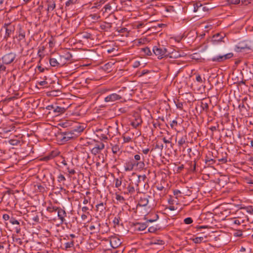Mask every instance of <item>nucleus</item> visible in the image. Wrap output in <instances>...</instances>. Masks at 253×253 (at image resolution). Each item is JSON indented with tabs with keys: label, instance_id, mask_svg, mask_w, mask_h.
Listing matches in <instances>:
<instances>
[{
	"label": "nucleus",
	"instance_id": "obj_1",
	"mask_svg": "<svg viewBox=\"0 0 253 253\" xmlns=\"http://www.w3.org/2000/svg\"><path fill=\"white\" fill-rule=\"evenodd\" d=\"M147 177L145 175H139L135 183L131 182L126 187V184H125V185L123 186V188H120L119 190L121 191L122 190L123 192L125 195L131 196L135 193V186L136 187V191H137L138 193L140 192V185L145 187V184L144 183Z\"/></svg>",
	"mask_w": 253,
	"mask_h": 253
},
{
	"label": "nucleus",
	"instance_id": "obj_2",
	"mask_svg": "<svg viewBox=\"0 0 253 253\" xmlns=\"http://www.w3.org/2000/svg\"><path fill=\"white\" fill-rule=\"evenodd\" d=\"M136 167L139 169H142L145 167L143 160L142 161L135 162L133 159L130 160L126 163V171L132 170Z\"/></svg>",
	"mask_w": 253,
	"mask_h": 253
},
{
	"label": "nucleus",
	"instance_id": "obj_3",
	"mask_svg": "<svg viewBox=\"0 0 253 253\" xmlns=\"http://www.w3.org/2000/svg\"><path fill=\"white\" fill-rule=\"evenodd\" d=\"M153 52L159 59H162L165 56H167L170 53L168 51L166 47L160 45L154 46L153 48Z\"/></svg>",
	"mask_w": 253,
	"mask_h": 253
},
{
	"label": "nucleus",
	"instance_id": "obj_4",
	"mask_svg": "<svg viewBox=\"0 0 253 253\" xmlns=\"http://www.w3.org/2000/svg\"><path fill=\"white\" fill-rule=\"evenodd\" d=\"M106 242L108 244L106 246L105 250H110V248L116 249L119 247L122 244L121 240L117 237L113 236L110 238L109 240H106Z\"/></svg>",
	"mask_w": 253,
	"mask_h": 253
},
{
	"label": "nucleus",
	"instance_id": "obj_5",
	"mask_svg": "<svg viewBox=\"0 0 253 253\" xmlns=\"http://www.w3.org/2000/svg\"><path fill=\"white\" fill-rule=\"evenodd\" d=\"M16 56V54L15 52H11L3 55L0 59L6 65L12 63Z\"/></svg>",
	"mask_w": 253,
	"mask_h": 253
},
{
	"label": "nucleus",
	"instance_id": "obj_6",
	"mask_svg": "<svg viewBox=\"0 0 253 253\" xmlns=\"http://www.w3.org/2000/svg\"><path fill=\"white\" fill-rule=\"evenodd\" d=\"M72 58V55L70 52L67 51H66L63 54L60 55L58 56V60H59L60 66H63L67 62L70 61Z\"/></svg>",
	"mask_w": 253,
	"mask_h": 253
},
{
	"label": "nucleus",
	"instance_id": "obj_7",
	"mask_svg": "<svg viewBox=\"0 0 253 253\" xmlns=\"http://www.w3.org/2000/svg\"><path fill=\"white\" fill-rule=\"evenodd\" d=\"M121 92V91L120 90L118 92V93H113L107 95L104 99L105 102L108 103H113L115 101L120 100L122 98V95L120 94V93Z\"/></svg>",
	"mask_w": 253,
	"mask_h": 253
},
{
	"label": "nucleus",
	"instance_id": "obj_8",
	"mask_svg": "<svg viewBox=\"0 0 253 253\" xmlns=\"http://www.w3.org/2000/svg\"><path fill=\"white\" fill-rule=\"evenodd\" d=\"M233 56V53L232 52L227 53L223 55H218L211 58V60L213 62H221L227 59H230Z\"/></svg>",
	"mask_w": 253,
	"mask_h": 253
},
{
	"label": "nucleus",
	"instance_id": "obj_9",
	"mask_svg": "<svg viewBox=\"0 0 253 253\" xmlns=\"http://www.w3.org/2000/svg\"><path fill=\"white\" fill-rule=\"evenodd\" d=\"M3 27L5 29L4 39L7 40L15 30V27L10 24H4Z\"/></svg>",
	"mask_w": 253,
	"mask_h": 253
},
{
	"label": "nucleus",
	"instance_id": "obj_10",
	"mask_svg": "<svg viewBox=\"0 0 253 253\" xmlns=\"http://www.w3.org/2000/svg\"><path fill=\"white\" fill-rule=\"evenodd\" d=\"M225 37L224 33H216L212 37V42L213 43L215 44L220 42H224L223 40Z\"/></svg>",
	"mask_w": 253,
	"mask_h": 253
},
{
	"label": "nucleus",
	"instance_id": "obj_11",
	"mask_svg": "<svg viewBox=\"0 0 253 253\" xmlns=\"http://www.w3.org/2000/svg\"><path fill=\"white\" fill-rule=\"evenodd\" d=\"M104 144L102 142H99L95 144V146L91 149V152L94 155H96L98 154L104 148Z\"/></svg>",
	"mask_w": 253,
	"mask_h": 253
},
{
	"label": "nucleus",
	"instance_id": "obj_12",
	"mask_svg": "<svg viewBox=\"0 0 253 253\" xmlns=\"http://www.w3.org/2000/svg\"><path fill=\"white\" fill-rule=\"evenodd\" d=\"M57 215L59 219L61 221V223L62 224L65 221V217L66 216L67 213L65 211L61 208H59L57 211Z\"/></svg>",
	"mask_w": 253,
	"mask_h": 253
},
{
	"label": "nucleus",
	"instance_id": "obj_13",
	"mask_svg": "<svg viewBox=\"0 0 253 253\" xmlns=\"http://www.w3.org/2000/svg\"><path fill=\"white\" fill-rule=\"evenodd\" d=\"M150 197L149 196H143V197H141L140 200L138 202V204L137 206L140 207H145L146 206L149 202L148 198Z\"/></svg>",
	"mask_w": 253,
	"mask_h": 253
},
{
	"label": "nucleus",
	"instance_id": "obj_14",
	"mask_svg": "<svg viewBox=\"0 0 253 253\" xmlns=\"http://www.w3.org/2000/svg\"><path fill=\"white\" fill-rule=\"evenodd\" d=\"M47 12L52 11L56 7V2L54 0H48L46 1Z\"/></svg>",
	"mask_w": 253,
	"mask_h": 253
},
{
	"label": "nucleus",
	"instance_id": "obj_15",
	"mask_svg": "<svg viewBox=\"0 0 253 253\" xmlns=\"http://www.w3.org/2000/svg\"><path fill=\"white\" fill-rule=\"evenodd\" d=\"M51 107L53 109L54 112L57 113L56 115H59L60 114L63 113L65 111V109L64 107L58 106H54L52 105L51 106Z\"/></svg>",
	"mask_w": 253,
	"mask_h": 253
},
{
	"label": "nucleus",
	"instance_id": "obj_16",
	"mask_svg": "<svg viewBox=\"0 0 253 253\" xmlns=\"http://www.w3.org/2000/svg\"><path fill=\"white\" fill-rule=\"evenodd\" d=\"M142 122L141 119L138 118L132 121L130 123V125L136 128L141 124Z\"/></svg>",
	"mask_w": 253,
	"mask_h": 253
},
{
	"label": "nucleus",
	"instance_id": "obj_17",
	"mask_svg": "<svg viewBox=\"0 0 253 253\" xmlns=\"http://www.w3.org/2000/svg\"><path fill=\"white\" fill-rule=\"evenodd\" d=\"M49 63L52 67L60 66L59 60L54 58H51L49 59Z\"/></svg>",
	"mask_w": 253,
	"mask_h": 253
},
{
	"label": "nucleus",
	"instance_id": "obj_18",
	"mask_svg": "<svg viewBox=\"0 0 253 253\" xmlns=\"http://www.w3.org/2000/svg\"><path fill=\"white\" fill-rule=\"evenodd\" d=\"M207 237V236H205V237H203V236L198 237H196V238H194L193 239V241L195 244H200L202 242H205L206 241L205 239Z\"/></svg>",
	"mask_w": 253,
	"mask_h": 253
},
{
	"label": "nucleus",
	"instance_id": "obj_19",
	"mask_svg": "<svg viewBox=\"0 0 253 253\" xmlns=\"http://www.w3.org/2000/svg\"><path fill=\"white\" fill-rule=\"evenodd\" d=\"M112 27V24L111 23L104 22L103 24H101L100 28L101 30L107 31L108 29Z\"/></svg>",
	"mask_w": 253,
	"mask_h": 253
},
{
	"label": "nucleus",
	"instance_id": "obj_20",
	"mask_svg": "<svg viewBox=\"0 0 253 253\" xmlns=\"http://www.w3.org/2000/svg\"><path fill=\"white\" fill-rule=\"evenodd\" d=\"M18 38L19 41L23 40L25 38V32L21 27L19 28L18 31Z\"/></svg>",
	"mask_w": 253,
	"mask_h": 253
},
{
	"label": "nucleus",
	"instance_id": "obj_21",
	"mask_svg": "<svg viewBox=\"0 0 253 253\" xmlns=\"http://www.w3.org/2000/svg\"><path fill=\"white\" fill-rule=\"evenodd\" d=\"M6 65L0 59V74L7 72Z\"/></svg>",
	"mask_w": 253,
	"mask_h": 253
},
{
	"label": "nucleus",
	"instance_id": "obj_22",
	"mask_svg": "<svg viewBox=\"0 0 253 253\" xmlns=\"http://www.w3.org/2000/svg\"><path fill=\"white\" fill-rule=\"evenodd\" d=\"M59 208V207L53 206L52 205H50V206H49L47 207L46 210L49 212L52 213L54 211H57Z\"/></svg>",
	"mask_w": 253,
	"mask_h": 253
},
{
	"label": "nucleus",
	"instance_id": "obj_23",
	"mask_svg": "<svg viewBox=\"0 0 253 253\" xmlns=\"http://www.w3.org/2000/svg\"><path fill=\"white\" fill-rule=\"evenodd\" d=\"M187 139V138L186 135H183L180 137V139L178 141V145L180 146H182V145L185 143Z\"/></svg>",
	"mask_w": 253,
	"mask_h": 253
},
{
	"label": "nucleus",
	"instance_id": "obj_24",
	"mask_svg": "<svg viewBox=\"0 0 253 253\" xmlns=\"http://www.w3.org/2000/svg\"><path fill=\"white\" fill-rule=\"evenodd\" d=\"M73 137V134L71 133H67L65 134L64 136L62 138V140L63 141H67L69 140L70 139Z\"/></svg>",
	"mask_w": 253,
	"mask_h": 253
},
{
	"label": "nucleus",
	"instance_id": "obj_25",
	"mask_svg": "<svg viewBox=\"0 0 253 253\" xmlns=\"http://www.w3.org/2000/svg\"><path fill=\"white\" fill-rule=\"evenodd\" d=\"M113 65V64L111 63H107L104 65L103 69L106 71L109 72L111 71V69Z\"/></svg>",
	"mask_w": 253,
	"mask_h": 253
},
{
	"label": "nucleus",
	"instance_id": "obj_26",
	"mask_svg": "<svg viewBox=\"0 0 253 253\" xmlns=\"http://www.w3.org/2000/svg\"><path fill=\"white\" fill-rule=\"evenodd\" d=\"M241 209L246 211L247 212L249 213L250 214H253V208L252 206L243 207L241 208Z\"/></svg>",
	"mask_w": 253,
	"mask_h": 253
},
{
	"label": "nucleus",
	"instance_id": "obj_27",
	"mask_svg": "<svg viewBox=\"0 0 253 253\" xmlns=\"http://www.w3.org/2000/svg\"><path fill=\"white\" fill-rule=\"evenodd\" d=\"M74 246V241L73 240L71 242L66 243L65 244V249L67 250L68 249L73 247Z\"/></svg>",
	"mask_w": 253,
	"mask_h": 253
},
{
	"label": "nucleus",
	"instance_id": "obj_28",
	"mask_svg": "<svg viewBox=\"0 0 253 253\" xmlns=\"http://www.w3.org/2000/svg\"><path fill=\"white\" fill-rule=\"evenodd\" d=\"M201 107L203 111L207 112L209 109V105L207 102H201Z\"/></svg>",
	"mask_w": 253,
	"mask_h": 253
},
{
	"label": "nucleus",
	"instance_id": "obj_29",
	"mask_svg": "<svg viewBox=\"0 0 253 253\" xmlns=\"http://www.w3.org/2000/svg\"><path fill=\"white\" fill-rule=\"evenodd\" d=\"M120 150L119 146L118 145H115L112 147V151L113 154H117Z\"/></svg>",
	"mask_w": 253,
	"mask_h": 253
},
{
	"label": "nucleus",
	"instance_id": "obj_30",
	"mask_svg": "<svg viewBox=\"0 0 253 253\" xmlns=\"http://www.w3.org/2000/svg\"><path fill=\"white\" fill-rule=\"evenodd\" d=\"M137 229L139 231H144L147 226L145 223L137 224Z\"/></svg>",
	"mask_w": 253,
	"mask_h": 253
},
{
	"label": "nucleus",
	"instance_id": "obj_31",
	"mask_svg": "<svg viewBox=\"0 0 253 253\" xmlns=\"http://www.w3.org/2000/svg\"><path fill=\"white\" fill-rule=\"evenodd\" d=\"M84 129V127L83 126L78 125L76 126L74 129V130L78 132H82Z\"/></svg>",
	"mask_w": 253,
	"mask_h": 253
},
{
	"label": "nucleus",
	"instance_id": "obj_32",
	"mask_svg": "<svg viewBox=\"0 0 253 253\" xmlns=\"http://www.w3.org/2000/svg\"><path fill=\"white\" fill-rule=\"evenodd\" d=\"M96 207L97 208V210L99 211L100 212L103 211L105 209V208L104 207V205H103V203H100L97 204L96 206Z\"/></svg>",
	"mask_w": 253,
	"mask_h": 253
},
{
	"label": "nucleus",
	"instance_id": "obj_33",
	"mask_svg": "<svg viewBox=\"0 0 253 253\" xmlns=\"http://www.w3.org/2000/svg\"><path fill=\"white\" fill-rule=\"evenodd\" d=\"M141 50L143 51L147 55H152V52L149 47H146L143 48L141 49Z\"/></svg>",
	"mask_w": 253,
	"mask_h": 253
},
{
	"label": "nucleus",
	"instance_id": "obj_34",
	"mask_svg": "<svg viewBox=\"0 0 253 253\" xmlns=\"http://www.w3.org/2000/svg\"><path fill=\"white\" fill-rule=\"evenodd\" d=\"M202 4L201 3H197L196 4H194V12H197L198 11H201V8L202 7Z\"/></svg>",
	"mask_w": 253,
	"mask_h": 253
},
{
	"label": "nucleus",
	"instance_id": "obj_35",
	"mask_svg": "<svg viewBox=\"0 0 253 253\" xmlns=\"http://www.w3.org/2000/svg\"><path fill=\"white\" fill-rule=\"evenodd\" d=\"M164 244V242L163 240H153L151 242V245H163Z\"/></svg>",
	"mask_w": 253,
	"mask_h": 253
},
{
	"label": "nucleus",
	"instance_id": "obj_36",
	"mask_svg": "<svg viewBox=\"0 0 253 253\" xmlns=\"http://www.w3.org/2000/svg\"><path fill=\"white\" fill-rule=\"evenodd\" d=\"M103 8L105 9L104 12H107L108 11H109V12L111 11V9H112L111 4L110 3H107L104 6Z\"/></svg>",
	"mask_w": 253,
	"mask_h": 253
},
{
	"label": "nucleus",
	"instance_id": "obj_37",
	"mask_svg": "<svg viewBox=\"0 0 253 253\" xmlns=\"http://www.w3.org/2000/svg\"><path fill=\"white\" fill-rule=\"evenodd\" d=\"M122 184V181L121 179L118 178L115 179V187L117 188L121 187Z\"/></svg>",
	"mask_w": 253,
	"mask_h": 253
},
{
	"label": "nucleus",
	"instance_id": "obj_38",
	"mask_svg": "<svg viewBox=\"0 0 253 253\" xmlns=\"http://www.w3.org/2000/svg\"><path fill=\"white\" fill-rule=\"evenodd\" d=\"M120 217L119 216L115 217L113 220V222L115 225H119L120 223Z\"/></svg>",
	"mask_w": 253,
	"mask_h": 253
},
{
	"label": "nucleus",
	"instance_id": "obj_39",
	"mask_svg": "<svg viewBox=\"0 0 253 253\" xmlns=\"http://www.w3.org/2000/svg\"><path fill=\"white\" fill-rule=\"evenodd\" d=\"M153 215L154 218L153 219H147L146 222H152L156 221L158 219L159 216L158 214H154Z\"/></svg>",
	"mask_w": 253,
	"mask_h": 253
},
{
	"label": "nucleus",
	"instance_id": "obj_40",
	"mask_svg": "<svg viewBox=\"0 0 253 253\" xmlns=\"http://www.w3.org/2000/svg\"><path fill=\"white\" fill-rule=\"evenodd\" d=\"M9 222L12 224H16V225H19V221L16 220L15 218L14 217H11L10 218V220H9Z\"/></svg>",
	"mask_w": 253,
	"mask_h": 253
},
{
	"label": "nucleus",
	"instance_id": "obj_41",
	"mask_svg": "<svg viewBox=\"0 0 253 253\" xmlns=\"http://www.w3.org/2000/svg\"><path fill=\"white\" fill-rule=\"evenodd\" d=\"M229 4H237L240 2V0H227Z\"/></svg>",
	"mask_w": 253,
	"mask_h": 253
},
{
	"label": "nucleus",
	"instance_id": "obj_42",
	"mask_svg": "<svg viewBox=\"0 0 253 253\" xmlns=\"http://www.w3.org/2000/svg\"><path fill=\"white\" fill-rule=\"evenodd\" d=\"M10 144L12 145H17L20 143V141L15 139H10L9 140Z\"/></svg>",
	"mask_w": 253,
	"mask_h": 253
},
{
	"label": "nucleus",
	"instance_id": "obj_43",
	"mask_svg": "<svg viewBox=\"0 0 253 253\" xmlns=\"http://www.w3.org/2000/svg\"><path fill=\"white\" fill-rule=\"evenodd\" d=\"M92 35L90 33H85L83 34V38L86 39H91Z\"/></svg>",
	"mask_w": 253,
	"mask_h": 253
},
{
	"label": "nucleus",
	"instance_id": "obj_44",
	"mask_svg": "<svg viewBox=\"0 0 253 253\" xmlns=\"http://www.w3.org/2000/svg\"><path fill=\"white\" fill-rule=\"evenodd\" d=\"M75 3V0H68L65 3V6L69 7L70 5Z\"/></svg>",
	"mask_w": 253,
	"mask_h": 253
},
{
	"label": "nucleus",
	"instance_id": "obj_45",
	"mask_svg": "<svg viewBox=\"0 0 253 253\" xmlns=\"http://www.w3.org/2000/svg\"><path fill=\"white\" fill-rule=\"evenodd\" d=\"M184 222L186 224H189L192 223L193 220L191 217H187L184 220Z\"/></svg>",
	"mask_w": 253,
	"mask_h": 253
},
{
	"label": "nucleus",
	"instance_id": "obj_46",
	"mask_svg": "<svg viewBox=\"0 0 253 253\" xmlns=\"http://www.w3.org/2000/svg\"><path fill=\"white\" fill-rule=\"evenodd\" d=\"M58 181L60 182L61 181H65L66 180V178L65 176L63 174H60L58 175Z\"/></svg>",
	"mask_w": 253,
	"mask_h": 253
},
{
	"label": "nucleus",
	"instance_id": "obj_47",
	"mask_svg": "<svg viewBox=\"0 0 253 253\" xmlns=\"http://www.w3.org/2000/svg\"><path fill=\"white\" fill-rule=\"evenodd\" d=\"M181 194V191L179 190L176 189L173 191V194L176 196V198H178V195Z\"/></svg>",
	"mask_w": 253,
	"mask_h": 253
},
{
	"label": "nucleus",
	"instance_id": "obj_48",
	"mask_svg": "<svg viewBox=\"0 0 253 253\" xmlns=\"http://www.w3.org/2000/svg\"><path fill=\"white\" fill-rule=\"evenodd\" d=\"M157 230V228L154 226H151L148 228V231L151 233H154Z\"/></svg>",
	"mask_w": 253,
	"mask_h": 253
},
{
	"label": "nucleus",
	"instance_id": "obj_49",
	"mask_svg": "<svg viewBox=\"0 0 253 253\" xmlns=\"http://www.w3.org/2000/svg\"><path fill=\"white\" fill-rule=\"evenodd\" d=\"M116 199L117 200L119 201H124L125 200L123 196H120L119 195H116Z\"/></svg>",
	"mask_w": 253,
	"mask_h": 253
},
{
	"label": "nucleus",
	"instance_id": "obj_50",
	"mask_svg": "<svg viewBox=\"0 0 253 253\" xmlns=\"http://www.w3.org/2000/svg\"><path fill=\"white\" fill-rule=\"evenodd\" d=\"M177 125V122L176 120L172 121L170 124V126L171 128H173L174 126H176Z\"/></svg>",
	"mask_w": 253,
	"mask_h": 253
},
{
	"label": "nucleus",
	"instance_id": "obj_51",
	"mask_svg": "<svg viewBox=\"0 0 253 253\" xmlns=\"http://www.w3.org/2000/svg\"><path fill=\"white\" fill-rule=\"evenodd\" d=\"M196 81L199 82V83H202L203 82V80L201 77V76L200 75H197L196 76Z\"/></svg>",
	"mask_w": 253,
	"mask_h": 253
},
{
	"label": "nucleus",
	"instance_id": "obj_52",
	"mask_svg": "<svg viewBox=\"0 0 253 253\" xmlns=\"http://www.w3.org/2000/svg\"><path fill=\"white\" fill-rule=\"evenodd\" d=\"M134 159H133V160H134L135 162L140 161V160L141 157L139 155L137 154V155H134Z\"/></svg>",
	"mask_w": 253,
	"mask_h": 253
},
{
	"label": "nucleus",
	"instance_id": "obj_53",
	"mask_svg": "<svg viewBox=\"0 0 253 253\" xmlns=\"http://www.w3.org/2000/svg\"><path fill=\"white\" fill-rule=\"evenodd\" d=\"M245 48V47H240L236 46L235 47V51L236 52H241L242 49H244Z\"/></svg>",
	"mask_w": 253,
	"mask_h": 253
},
{
	"label": "nucleus",
	"instance_id": "obj_54",
	"mask_svg": "<svg viewBox=\"0 0 253 253\" xmlns=\"http://www.w3.org/2000/svg\"><path fill=\"white\" fill-rule=\"evenodd\" d=\"M83 212L89 214V212L87 211L88 208L87 207H83L82 209Z\"/></svg>",
	"mask_w": 253,
	"mask_h": 253
},
{
	"label": "nucleus",
	"instance_id": "obj_55",
	"mask_svg": "<svg viewBox=\"0 0 253 253\" xmlns=\"http://www.w3.org/2000/svg\"><path fill=\"white\" fill-rule=\"evenodd\" d=\"M3 219L4 220H10V217H9V215L7 214H4L3 215Z\"/></svg>",
	"mask_w": 253,
	"mask_h": 253
},
{
	"label": "nucleus",
	"instance_id": "obj_56",
	"mask_svg": "<svg viewBox=\"0 0 253 253\" xmlns=\"http://www.w3.org/2000/svg\"><path fill=\"white\" fill-rule=\"evenodd\" d=\"M153 125L154 127H155V128H157V127L160 126V124L158 122H153Z\"/></svg>",
	"mask_w": 253,
	"mask_h": 253
},
{
	"label": "nucleus",
	"instance_id": "obj_57",
	"mask_svg": "<svg viewBox=\"0 0 253 253\" xmlns=\"http://www.w3.org/2000/svg\"><path fill=\"white\" fill-rule=\"evenodd\" d=\"M233 222L235 224H237V225H240L242 222H243V221H241L240 220H239L238 219H236L234 220Z\"/></svg>",
	"mask_w": 253,
	"mask_h": 253
},
{
	"label": "nucleus",
	"instance_id": "obj_58",
	"mask_svg": "<svg viewBox=\"0 0 253 253\" xmlns=\"http://www.w3.org/2000/svg\"><path fill=\"white\" fill-rule=\"evenodd\" d=\"M131 140L129 136L124 137V141L125 142H129Z\"/></svg>",
	"mask_w": 253,
	"mask_h": 253
},
{
	"label": "nucleus",
	"instance_id": "obj_59",
	"mask_svg": "<svg viewBox=\"0 0 253 253\" xmlns=\"http://www.w3.org/2000/svg\"><path fill=\"white\" fill-rule=\"evenodd\" d=\"M251 0H241V2L243 4H245V5H247L249 3H251V1H250Z\"/></svg>",
	"mask_w": 253,
	"mask_h": 253
},
{
	"label": "nucleus",
	"instance_id": "obj_60",
	"mask_svg": "<svg viewBox=\"0 0 253 253\" xmlns=\"http://www.w3.org/2000/svg\"><path fill=\"white\" fill-rule=\"evenodd\" d=\"M208 162H209V164L211 165V164H213V163L214 162V161L213 159H210V160L206 159V163H208Z\"/></svg>",
	"mask_w": 253,
	"mask_h": 253
},
{
	"label": "nucleus",
	"instance_id": "obj_61",
	"mask_svg": "<svg viewBox=\"0 0 253 253\" xmlns=\"http://www.w3.org/2000/svg\"><path fill=\"white\" fill-rule=\"evenodd\" d=\"M47 84V82L45 80L41 81L39 83V84L40 85H46Z\"/></svg>",
	"mask_w": 253,
	"mask_h": 253
},
{
	"label": "nucleus",
	"instance_id": "obj_62",
	"mask_svg": "<svg viewBox=\"0 0 253 253\" xmlns=\"http://www.w3.org/2000/svg\"><path fill=\"white\" fill-rule=\"evenodd\" d=\"M108 90L109 89L107 88H101L99 92L101 93H104L108 91Z\"/></svg>",
	"mask_w": 253,
	"mask_h": 253
},
{
	"label": "nucleus",
	"instance_id": "obj_63",
	"mask_svg": "<svg viewBox=\"0 0 253 253\" xmlns=\"http://www.w3.org/2000/svg\"><path fill=\"white\" fill-rule=\"evenodd\" d=\"M37 68L41 72H43L45 70L44 68L42 67L41 66H38Z\"/></svg>",
	"mask_w": 253,
	"mask_h": 253
},
{
	"label": "nucleus",
	"instance_id": "obj_64",
	"mask_svg": "<svg viewBox=\"0 0 253 253\" xmlns=\"http://www.w3.org/2000/svg\"><path fill=\"white\" fill-rule=\"evenodd\" d=\"M184 169V166L183 165H181L180 166L178 167L177 168V171L180 172L183 169Z\"/></svg>",
	"mask_w": 253,
	"mask_h": 253
}]
</instances>
